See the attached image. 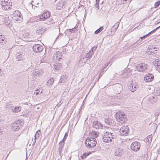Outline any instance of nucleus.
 <instances>
[{
	"label": "nucleus",
	"instance_id": "46",
	"mask_svg": "<svg viewBox=\"0 0 160 160\" xmlns=\"http://www.w3.org/2000/svg\"><path fill=\"white\" fill-rule=\"evenodd\" d=\"M104 72L101 70L99 74V78L98 79L102 76Z\"/></svg>",
	"mask_w": 160,
	"mask_h": 160
},
{
	"label": "nucleus",
	"instance_id": "55",
	"mask_svg": "<svg viewBox=\"0 0 160 160\" xmlns=\"http://www.w3.org/2000/svg\"><path fill=\"white\" fill-rule=\"evenodd\" d=\"M122 1L121 3H120V4H124L125 2L127 1V0H122Z\"/></svg>",
	"mask_w": 160,
	"mask_h": 160
},
{
	"label": "nucleus",
	"instance_id": "45",
	"mask_svg": "<svg viewBox=\"0 0 160 160\" xmlns=\"http://www.w3.org/2000/svg\"><path fill=\"white\" fill-rule=\"evenodd\" d=\"M119 22H117V23H116L112 27V28L115 27H117V28H118V26L119 25Z\"/></svg>",
	"mask_w": 160,
	"mask_h": 160
},
{
	"label": "nucleus",
	"instance_id": "29",
	"mask_svg": "<svg viewBox=\"0 0 160 160\" xmlns=\"http://www.w3.org/2000/svg\"><path fill=\"white\" fill-rule=\"evenodd\" d=\"M103 29V26H101V27H100L99 28L97 29V30H96L95 31L94 33L95 34H98V33H99V32H101L102 31Z\"/></svg>",
	"mask_w": 160,
	"mask_h": 160
},
{
	"label": "nucleus",
	"instance_id": "2",
	"mask_svg": "<svg viewBox=\"0 0 160 160\" xmlns=\"http://www.w3.org/2000/svg\"><path fill=\"white\" fill-rule=\"evenodd\" d=\"M102 137V140L103 142L108 143L111 142L112 141V139L114 138V135L112 133L108 132H106Z\"/></svg>",
	"mask_w": 160,
	"mask_h": 160
},
{
	"label": "nucleus",
	"instance_id": "21",
	"mask_svg": "<svg viewBox=\"0 0 160 160\" xmlns=\"http://www.w3.org/2000/svg\"><path fill=\"white\" fill-rule=\"evenodd\" d=\"M45 31V29L43 28H39L36 31V33L39 35H42Z\"/></svg>",
	"mask_w": 160,
	"mask_h": 160
},
{
	"label": "nucleus",
	"instance_id": "36",
	"mask_svg": "<svg viewBox=\"0 0 160 160\" xmlns=\"http://www.w3.org/2000/svg\"><path fill=\"white\" fill-rule=\"evenodd\" d=\"M68 135V133L66 132V133L65 134V135H64V136L63 139L61 141L63 142H65V141L67 138Z\"/></svg>",
	"mask_w": 160,
	"mask_h": 160
},
{
	"label": "nucleus",
	"instance_id": "27",
	"mask_svg": "<svg viewBox=\"0 0 160 160\" xmlns=\"http://www.w3.org/2000/svg\"><path fill=\"white\" fill-rule=\"evenodd\" d=\"M62 67V65L60 64L59 63H57L55 65L54 67V68L56 70H58L60 68H61Z\"/></svg>",
	"mask_w": 160,
	"mask_h": 160
},
{
	"label": "nucleus",
	"instance_id": "35",
	"mask_svg": "<svg viewBox=\"0 0 160 160\" xmlns=\"http://www.w3.org/2000/svg\"><path fill=\"white\" fill-rule=\"evenodd\" d=\"M100 0H96V3L95 4L96 7L97 8V9H99V3Z\"/></svg>",
	"mask_w": 160,
	"mask_h": 160
},
{
	"label": "nucleus",
	"instance_id": "41",
	"mask_svg": "<svg viewBox=\"0 0 160 160\" xmlns=\"http://www.w3.org/2000/svg\"><path fill=\"white\" fill-rule=\"evenodd\" d=\"M41 131L40 130H38V131H37L36 132L35 135H36L37 136V137L39 138V135Z\"/></svg>",
	"mask_w": 160,
	"mask_h": 160
},
{
	"label": "nucleus",
	"instance_id": "8",
	"mask_svg": "<svg viewBox=\"0 0 160 160\" xmlns=\"http://www.w3.org/2000/svg\"><path fill=\"white\" fill-rule=\"evenodd\" d=\"M32 49L35 53H38L42 52L43 49V47L40 44H36L33 45Z\"/></svg>",
	"mask_w": 160,
	"mask_h": 160
},
{
	"label": "nucleus",
	"instance_id": "32",
	"mask_svg": "<svg viewBox=\"0 0 160 160\" xmlns=\"http://www.w3.org/2000/svg\"><path fill=\"white\" fill-rule=\"evenodd\" d=\"M56 22V21L55 19H54L52 18L50 19V20L49 21V22H48V24H54Z\"/></svg>",
	"mask_w": 160,
	"mask_h": 160
},
{
	"label": "nucleus",
	"instance_id": "42",
	"mask_svg": "<svg viewBox=\"0 0 160 160\" xmlns=\"http://www.w3.org/2000/svg\"><path fill=\"white\" fill-rule=\"evenodd\" d=\"M1 5H2V8L3 9L6 10L7 9L8 7L5 4H4V5L2 4Z\"/></svg>",
	"mask_w": 160,
	"mask_h": 160
},
{
	"label": "nucleus",
	"instance_id": "34",
	"mask_svg": "<svg viewBox=\"0 0 160 160\" xmlns=\"http://www.w3.org/2000/svg\"><path fill=\"white\" fill-rule=\"evenodd\" d=\"M160 5V1H157L155 3L154 7L155 8H158Z\"/></svg>",
	"mask_w": 160,
	"mask_h": 160
},
{
	"label": "nucleus",
	"instance_id": "38",
	"mask_svg": "<svg viewBox=\"0 0 160 160\" xmlns=\"http://www.w3.org/2000/svg\"><path fill=\"white\" fill-rule=\"evenodd\" d=\"M32 73L35 76H36L37 74H39V72L36 69L33 70Z\"/></svg>",
	"mask_w": 160,
	"mask_h": 160
},
{
	"label": "nucleus",
	"instance_id": "6",
	"mask_svg": "<svg viewBox=\"0 0 160 160\" xmlns=\"http://www.w3.org/2000/svg\"><path fill=\"white\" fill-rule=\"evenodd\" d=\"M148 66L147 64L142 63L137 65L136 68L138 71L142 72L147 69Z\"/></svg>",
	"mask_w": 160,
	"mask_h": 160
},
{
	"label": "nucleus",
	"instance_id": "40",
	"mask_svg": "<svg viewBox=\"0 0 160 160\" xmlns=\"http://www.w3.org/2000/svg\"><path fill=\"white\" fill-rule=\"evenodd\" d=\"M59 57L58 55H56V53H55L53 55V58H54V59L58 60V59Z\"/></svg>",
	"mask_w": 160,
	"mask_h": 160
},
{
	"label": "nucleus",
	"instance_id": "59",
	"mask_svg": "<svg viewBox=\"0 0 160 160\" xmlns=\"http://www.w3.org/2000/svg\"><path fill=\"white\" fill-rule=\"evenodd\" d=\"M153 49L155 50V51H157L159 50L158 48H157L156 47H154L153 48Z\"/></svg>",
	"mask_w": 160,
	"mask_h": 160
},
{
	"label": "nucleus",
	"instance_id": "30",
	"mask_svg": "<svg viewBox=\"0 0 160 160\" xmlns=\"http://www.w3.org/2000/svg\"><path fill=\"white\" fill-rule=\"evenodd\" d=\"M156 98L153 96H151L148 99L150 102H151L152 103L156 101L157 99Z\"/></svg>",
	"mask_w": 160,
	"mask_h": 160
},
{
	"label": "nucleus",
	"instance_id": "26",
	"mask_svg": "<svg viewBox=\"0 0 160 160\" xmlns=\"http://www.w3.org/2000/svg\"><path fill=\"white\" fill-rule=\"evenodd\" d=\"M54 82V79L53 78H50L47 82V84L48 86L52 85Z\"/></svg>",
	"mask_w": 160,
	"mask_h": 160
},
{
	"label": "nucleus",
	"instance_id": "33",
	"mask_svg": "<svg viewBox=\"0 0 160 160\" xmlns=\"http://www.w3.org/2000/svg\"><path fill=\"white\" fill-rule=\"evenodd\" d=\"M90 153L89 152L88 153H84L82 156H81V158L82 159H84L85 158L87 157L88 156Z\"/></svg>",
	"mask_w": 160,
	"mask_h": 160
},
{
	"label": "nucleus",
	"instance_id": "50",
	"mask_svg": "<svg viewBox=\"0 0 160 160\" xmlns=\"http://www.w3.org/2000/svg\"><path fill=\"white\" fill-rule=\"evenodd\" d=\"M108 69V68H104V67L101 70V71H103L104 72H106L107 70Z\"/></svg>",
	"mask_w": 160,
	"mask_h": 160
},
{
	"label": "nucleus",
	"instance_id": "22",
	"mask_svg": "<svg viewBox=\"0 0 160 160\" xmlns=\"http://www.w3.org/2000/svg\"><path fill=\"white\" fill-rule=\"evenodd\" d=\"M124 75V74H127V76H125V78H128L130 76L132 73L129 70L126 69L124 70L123 72Z\"/></svg>",
	"mask_w": 160,
	"mask_h": 160
},
{
	"label": "nucleus",
	"instance_id": "7",
	"mask_svg": "<svg viewBox=\"0 0 160 160\" xmlns=\"http://www.w3.org/2000/svg\"><path fill=\"white\" fill-rule=\"evenodd\" d=\"M140 143L137 141H135L132 142L131 145V149L134 152L138 151L140 148Z\"/></svg>",
	"mask_w": 160,
	"mask_h": 160
},
{
	"label": "nucleus",
	"instance_id": "12",
	"mask_svg": "<svg viewBox=\"0 0 160 160\" xmlns=\"http://www.w3.org/2000/svg\"><path fill=\"white\" fill-rule=\"evenodd\" d=\"M92 54L93 52H92L91 53H90L89 52L87 53L86 54L85 57L83 58V59L84 60V62L87 63H89L90 62L89 59L91 58Z\"/></svg>",
	"mask_w": 160,
	"mask_h": 160
},
{
	"label": "nucleus",
	"instance_id": "1",
	"mask_svg": "<svg viewBox=\"0 0 160 160\" xmlns=\"http://www.w3.org/2000/svg\"><path fill=\"white\" fill-rule=\"evenodd\" d=\"M116 116L117 121L120 123H124L127 120L126 115L122 111L118 112Z\"/></svg>",
	"mask_w": 160,
	"mask_h": 160
},
{
	"label": "nucleus",
	"instance_id": "39",
	"mask_svg": "<svg viewBox=\"0 0 160 160\" xmlns=\"http://www.w3.org/2000/svg\"><path fill=\"white\" fill-rule=\"evenodd\" d=\"M148 34H147L146 35H144L142 37H140V38L141 39V40H140V39L139 40V41H140L141 42L142 41V40H143V39H144L145 38H146V37L148 36Z\"/></svg>",
	"mask_w": 160,
	"mask_h": 160
},
{
	"label": "nucleus",
	"instance_id": "57",
	"mask_svg": "<svg viewBox=\"0 0 160 160\" xmlns=\"http://www.w3.org/2000/svg\"><path fill=\"white\" fill-rule=\"evenodd\" d=\"M63 78H61L60 79V82L61 83L64 82L65 81V80H63Z\"/></svg>",
	"mask_w": 160,
	"mask_h": 160
},
{
	"label": "nucleus",
	"instance_id": "24",
	"mask_svg": "<svg viewBox=\"0 0 160 160\" xmlns=\"http://www.w3.org/2000/svg\"><path fill=\"white\" fill-rule=\"evenodd\" d=\"M154 95L156 96L160 95V87H158L154 91Z\"/></svg>",
	"mask_w": 160,
	"mask_h": 160
},
{
	"label": "nucleus",
	"instance_id": "48",
	"mask_svg": "<svg viewBox=\"0 0 160 160\" xmlns=\"http://www.w3.org/2000/svg\"><path fill=\"white\" fill-rule=\"evenodd\" d=\"M29 36V34L28 33H26L25 34V35L23 34V37L24 38H26L28 37V36Z\"/></svg>",
	"mask_w": 160,
	"mask_h": 160
},
{
	"label": "nucleus",
	"instance_id": "15",
	"mask_svg": "<svg viewBox=\"0 0 160 160\" xmlns=\"http://www.w3.org/2000/svg\"><path fill=\"white\" fill-rule=\"evenodd\" d=\"M122 149L121 148L116 149L114 153V155L119 157L122 156V153H123Z\"/></svg>",
	"mask_w": 160,
	"mask_h": 160
},
{
	"label": "nucleus",
	"instance_id": "16",
	"mask_svg": "<svg viewBox=\"0 0 160 160\" xmlns=\"http://www.w3.org/2000/svg\"><path fill=\"white\" fill-rule=\"evenodd\" d=\"M64 144L65 142H63L61 141L59 142L58 147L59 155H61V153L63 148Z\"/></svg>",
	"mask_w": 160,
	"mask_h": 160
},
{
	"label": "nucleus",
	"instance_id": "51",
	"mask_svg": "<svg viewBox=\"0 0 160 160\" xmlns=\"http://www.w3.org/2000/svg\"><path fill=\"white\" fill-rule=\"evenodd\" d=\"M141 26V25L139 24L138 26L137 27H136L134 29H136V28H137V29H139L140 28H141V27H142V26Z\"/></svg>",
	"mask_w": 160,
	"mask_h": 160
},
{
	"label": "nucleus",
	"instance_id": "5",
	"mask_svg": "<svg viewBox=\"0 0 160 160\" xmlns=\"http://www.w3.org/2000/svg\"><path fill=\"white\" fill-rule=\"evenodd\" d=\"M12 16L13 18L17 21H21L23 19L21 13L18 10L15 11Z\"/></svg>",
	"mask_w": 160,
	"mask_h": 160
},
{
	"label": "nucleus",
	"instance_id": "44",
	"mask_svg": "<svg viewBox=\"0 0 160 160\" xmlns=\"http://www.w3.org/2000/svg\"><path fill=\"white\" fill-rule=\"evenodd\" d=\"M157 67L160 69V60L158 61L156 63Z\"/></svg>",
	"mask_w": 160,
	"mask_h": 160
},
{
	"label": "nucleus",
	"instance_id": "25",
	"mask_svg": "<svg viewBox=\"0 0 160 160\" xmlns=\"http://www.w3.org/2000/svg\"><path fill=\"white\" fill-rule=\"evenodd\" d=\"M5 108L7 109H11L12 110V109H13V107L10 102H7L6 103Z\"/></svg>",
	"mask_w": 160,
	"mask_h": 160
},
{
	"label": "nucleus",
	"instance_id": "64",
	"mask_svg": "<svg viewBox=\"0 0 160 160\" xmlns=\"http://www.w3.org/2000/svg\"><path fill=\"white\" fill-rule=\"evenodd\" d=\"M160 28V26L159 27L156 28L154 29V30H155V31H156L158 29Z\"/></svg>",
	"mask_w": 160,
	"mask_h": 160
},
{
	"label": "nucleus",
	"instance_id": "20",
	"mask_svg": "<svg viewBox=\"0 0 160 160\" xmlns=\"http://www.w3.org/2000/svg\"><path fill=\"white\" fill-rule=\"evenodd\" d=\"M104 121L106 125L110 126L112 125V120L110 118H105Z\"/></svg>",
	"mask_w": 160,
	"mask_h": 160
},
{
	"label": "nucleus",
	"instance_id": "49",
	"mask_svg": "<svg viewBox=\"0 0 160 160\" xmlns=\"http://www.w3.org/2000/svg\"><path fill=\"white\" fill-rule=\"evenodd\" d=\"M156 32V31L154 29L153 30H152V31H151L150 32H149L148 34L149 35V34H152V33L154 32Z\"/></svg>",
	"mask_w": 160,
	"mask_h": 160
},
{
	"label": "nucleus",
	"instance_id": "19",
	"mask_svg": "<svg viewBox=\"0 0 160 160\" xmlns=\"http://www.w3.org/2000/svg\"><path fill=\"white\" fill-rule=\"evenodd\" d=\"M5 4L6 6H12V2L10 0H3L2 1L1 5H4Z\"/></svg>",
	"mask_w": 160,
	"mask_h": 160
},
{
	"label": "nucleus",
	"instance_id": "18",
	"mask_svg": "<svg viewBox=\"0 0 160 160\" xmlns=\"http://www.w3.org/2000/svg\"><path fill=\"white\" fill-rule=\"evenodd\" d=\"M23 54L20 52H18L16 55V59L17 61H20L22 59Z\"/></svg>",
	"mask_w": 160,
	"mask_h": 160
},
{
	"label": "nucleus",
	"instance_id": "43",
	"mask_svg": "<svg viewBox=\"0 0 160 160\" xmlns=\"http://www.w3.org/2000/svg\"><path fill=\"white\" fill-rule=\"evenodd\" d=\"M56 54V55H58L59 57H61L62 56V52H59V51H58L55 53Z\"/></svg>",
	"mask_w": 160,
	"mask_h": 160
},
{
	"label": "nucleus",
	"instance_id": "47",
	"mask_svg": "<svg viewBox=\"0 0 160 160\" xmlns=\"http://www.w3.org/2000/svg\"><path fill=\"white\" fill-rule=\"evenodd\" d=\"M75 31V28H74L71 29H70V32H74Z\"/></svg>",
	"mask_w": 160,
	"mask_h": 160
},
{
	"label": "nucleus",
	"instance_id": "62",
	"mask_svg": "<svg viewBox=\"0 0 160 160\" xmlns=\"http://www.w3.org/2000/svg\"><path fill=\"white\" fill-rule=\"evenodd\" d=\"M107 63H108V65L109 66V67H110L112 65V62H111L110 61Z\"/></svg>",
	"mask_w": 160,
	"mask_h": 160
},
{
	"label": "nucleus",
	"instance_id": "11",
	"mask_svg": "<svg viewBox=\"0 0 160 160\" xmlns=\"http://www.w3.org/2000/svg\"><path fill=\"white\" fill-rule=\"evenodd\" d=\"M86 141L89 142L92 145V147H94L97 144V141L96 138H87L86 139Z\"/></svg>",
	"mask_w": 160,
	"mask_h": 160
},
{
	"label": "nucleus",
	"instance_id": "28",
	"mask_svg": "<svg viewBox=\"0 0 160 160\" xmlns=\"http://www.w3.org/2000/svg\"><path fill=\"white\" fill-rule=\"evenodd\" d=\"M85 144L86 146V147L87 148H92L93 147H92V145L91 144L89 143V142H88V141H86V140L85 141Z\"/></svg>",
	"mask_w": 160,
	"mask_h": 160
},
{
	"label": "nucleus",
	"instance_id": "37",
	"mask_svg": "<svg viewBox=\"0 0 160 160\" xmlns=\"http://www.w3.org/2000/svg\"><path fill=\"white\" fill-rule=\"evenodd\" d=\"M97 48V47H92L91 48V50H90V51H89V53H91L92 52H93V54L94 53L93 51L96 50Z\"/></svg>",
	"mask_w": 160,
	"mask_h": 160
},
{
	"label": "nucleus",
	"instance_id": "14",
	"mask_svg": "<svg viewBox=\"0 0 160 160\" xmlns=\"http://www.w3.org/2000/svg\"><path fill=\"white\" fill-rule=\"evenodd\" d=\"M138 87V85L135 83L134 84L132 83L129 85L128 88L132 92H134L136 90Z\"/></svg>",
	"mask_w": 160,
	"mask_h": 160
},
{
	"label": "nucleus",
	"instance_id": "31",
	"mask_svg": "<svg viewBox=\"0 0 160 160\" xmlns=\"http://www.w3.org/2000/svg\"><path fill=\"white\" fill-rule=\"evenodd\" d=\"M5 37H3L2 35H0V43H3L5 42L6 40H5Z\"/></svg>",
	"mask_w": 160,
	"mask_h": 160
},
{
	"label": "nucleus",
	"instance_id": "54",
	"mask_svg": "<svg viewBox=\"0 0 160 160\" xmlns=\"http://www.w3.org/2000/svg\"><path fill=\"white\" fill-rule=\"evenodd\" d=\"M160 23V19H159L158 21H157L156 22L155 24L156 25H157V24H158Z\"/></svg>",
	"mask_w": 160,
	"mask_h": 160
},
{
	"label": "nucleus",
	"instance_id": "3",
	"mask_svg": "<svg viewBox=\"0 0 160 160\" xmlns=\"http://www.w3.org/2000/svg\"><path fill=\"white\" fill-rule=\"evenodd\" d=\"M23 124L21 120H17L11 124V130L17 131L23 126Z\"/></svg>",
	"mask_w": 160,
	"mask_h": 160
},
{
	"label": "nucleus",
	"instance_id": "56",
	"mask_svg": "<svg viewBox=\"0 0 160 160\" xmlns=\"http://www.w3.org/2000/svg\"><path fill=\"white\" fill-rule=\"evenodd\" d=\"M147 138L148 139V141L150 140L151 141L152 140V137H151V136H149L148 137H147Z\"/></svg>",
	"mask_w": 160,
	"mask_h": 160
},
{
	"label": "nucleus",
	"instance_id": "58",
	"mask_svg": "<svg viewBox=\"0 0 160 160\" xmlns=\"http://www.w3.org/2000/svg\"><path fill=\"white\" fill-rule=\"evenodd\" d=\"M108 66V63H106V64H105L104 66V68H108L107 67Z\"/></svg>",
	"mask_w": 160,
	"mask_h": 160
},
{
	"label": "nucleus",
	"instance_id": "63",
	"mask_svg": "<svg viewBox=\"0 0 160 160\" xmlns=\"http://www.w3.org/2000/svg\"><path fill=\"white\" fill-rule=\"evenodd\" d=\"M3 74V72L1 71V69H0V76H2Z\"/></svg>",
	"mask_w": 160,
	"mask_h": 160
},
{
	"label": "nucleus",
	"instance_id": "23",
	"mask_svg": "<svg viewBox=\"0 0 160 160\" xmlns=\"http://www.w3.org/2000/svg\"><path fill=\"white\" fill-rule=\"evenodd\" d=\"M21 109V107L19 106H15L13 108V109H12V112H20Z\"/></svg>",
	"mask_w": 160,
	"mask_h": 160
},
{
	"label": "nucleus",
	"instance_id": "60",
	"mask_svg": "<svg viewBox=\"0 0 160 160\" xmlns=\"http://www.w3.org/2000/svg\"><path fill=\"white\" fill-rule=\"evenodd\" d=\"M38 90H37L36 91L34 92V93L37 95L39 94V92H38Z\"/></svg>",
	"mask_w": 160,
	"mask_h": 160
},
{
	"label": "nucleus",
	"instance_id": "10",
	"mask_svg": "<svg viewBox=\"0 0 160 160\" xmlns=\"http://www.w3.org/2000/svg\"><path fill=\"white\" fill-rule=\"evenodd\" d=\"M92 127L96 129H101L103 127V125L100 122L98 121H94L92 125Z\"/></svg>",
	"mask_w": 160,
	"mask_h": 160
},
{
	"label": "nucleus",
	"instance_id": "4",
	"mask_svg": "<svg viewBox=\"0 0 160 160\" xmlns=\"http://www.w3.org/2000/svg\"><path fill=\"white\" fill-rule=\"evenodd\" d=\"M129 128L127 126H124L120 129L119 132L121 136H127L129 134Z\"/></svg>",
	"mask_w": 160,
	"mask_h": 160
},
{
	"label": "nucleus",
	"instance_id": "9",
	"mask_svg": "<svg viewBox=\"0 0 160 160\" xmlns=\"http://www.w3.org/2000/svg\"><path fill=\"white\" fill-rule=\"evenodd\" d=\"M154 76L152 73H148L144 77V81L146 82H150L152 81L154 79Z\"/></svg>",
	"mask_w": 160,
	"mask_h": 160
},
{
	"label": "nucleus",
	"instance_id": "17",
	"mask_svg": "<svg viewBox=\"0 0 160 160\" xmlns=\"http://www.w3.org/2000/svg\"><path fill=\"white\" fill-rule=\"evenodd\" d=\"M120 98V97L119 96L118 94V95L117 96H114L111 97L109 99L110 100H112V101L110 102V104L111 105H113L115 103L113 102V101L116 100L117 99H119Z\"/></svg>",
	"mask_w": 160,
	"mask_h": 160
},
{
	"label": "nucleus",
	"instance_id": "61",
	"mask_svg": "<svg viewBox=\"0 0 160 160\" xmlns=\"http://www.w3.org/2000/svg\"><path fill=\"white\" fill-rule=\"evenodd\" d=\"M93 133V134H95V137L96 138L97 137L98 135L97 134V133L95 132H92Z\"/></svg>",
	"mask_w": 160,
	"mask_h": 160
},
{
	"label": "nucleus",
	"instance_id": "13",
	"mask_svg": "<svg viewBox=\"0 0 160 160\" xmlns=\"http://www.w3.org/2000/svg\"><path fill=\"white\" fill-rule=\"evenodd\" d=\"M50 14L49 12L46 11L44 12L40 17L41 19L44 20L50 17Z\"/></svg>",
	"mask_w": 160,
	"mask_h": 160
},
{
	"label": "nucleus",
	"instance_id": "53",
	"mask_svg": "<svg viewBox=\"0 0 160 160\" xmlns=\"http://www.w3.org/2000/svg\"><path fill=\"white\" fill-rule=\"evenodd\" d=\"M8 22H7V23H6V22H5V25H7L8 26L10 27L11 26V25L9 23L8 24Z\"/></svg>",
	"mask_w": 160,
	"mask_h": 160
},
{
	"label": "nucleus",
	"instance_id": "52",
	"mask_svg": "<svg viewBox=\"0 0 160 160\" xmlns=\"http://www.w3.org/2000/svg\"><path fill=\"white\" fill-rule=\"evenodd\" d=\"M62 102L61 101H60L57 104L58 107H60L62 104Z\"/></svg>",
	"mask_w": 160,
	"mask_h": 160
}]
</instances>
